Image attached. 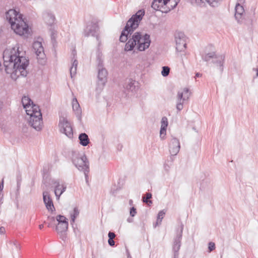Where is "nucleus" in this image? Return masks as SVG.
<instances>
[{"label": "nucleus", "instance_id": "f257e3e1", "mask_svg": "<svg viewBox=\"0 0 258 258\" xmlns=\"http://www.w3.org/2000/svg\"><path fill=\"white\" fill-rule=\"evenodd\" d=\"M24 55L25 52L20 50L18 45L12 48L6 49L3 53L6 72L17 77H26L29 61Z\"/></svg>", "mask_w": 258, "mask_h": 258}, {"label": "nucleus", "instance_id": "f03ea898", "mask_svg": "<svg viewBox=\"0 0 258 258\" xmlns=\"http://www.w3.org/2000/svg\"><path fill=\"white\" fill-rule=\"evenodd\" d=\"M21 101L27 114L30 116L29 125L37 131H41L43 127V121L39 107L34 104L31 100L27 96L23 97Z\"/></svg>", "mask_w": 258, "mask_h": 258}, {"label": "nucleus", "instance_id": "7ed1b4c3", "mask_svg": "<svg viewBox=\"0 0 258 258\" xmlns=\"http://www.w3.org/2000/svg\"><path fill=\"white\" fill-rule=\"evenodd\" d=\"M7 20L14 32L19 35L26 36L29 33L28 26L22 19V15L14 9H10L6 14Z\"/></svg>", "mask_w": 258, "mask_h": 258}, {"label": "nucleus", "instance_id": "20e7f679", "mask_svg": "<svg viewBox=\"0 0 258 258\" xmlns=\"http://www.w3.org/2000/svg\"><path fill=\"white\" fill-rule=\"evenodd\" d=\"M151 44L150 36L148 34L143 35L142 33L136 32L134 33L126 43L124 46V51H130L133 50L134 48L140 51H143L148 49Z\"/></svg>", "mask_w": 258, "mask_h": 258}, {"label": "nucleus", "instance_id": "39448f33", "mask_svg": "<svg viewBox=\"0 0 258 258\" xmlns=\"http://www.w3.org/2000/svg\"><path fill=\"white\" fill-rule=\"evenodd\" d=\"M144 15L145 11L144 10H139L135 15H133L128 20L126 26L121 32L119 38V40L121 42H124L127 41L128 35H131L134 30L138 27L139 23Z\"/></svg>", "mask_w": 258, "mask_h": 258}, {"label": "nucleus", "instance_id": "423d86ee", "mask_svg": "<svg viewBox=\"0 0 258 258\" xmlns=\"http://www.w3.org/2000/svg\"><path fill=\"white\" fill-rule=\"evenodd\" d=\"M70 156L75 167L79 170L84 172L87 180L89 172V162L85 154L76 150H72L70 153Z\"/></svg>", "mask_w": 258, "mask_h": 258}, {"label": "nucleus", "instance_id": "0eeeda50", "mask_svg": "<svg viewBox=\"0 0 258 258\" xmlns=\"http://www.w3.org/2000/svg\"><path fill=\"white\" fill-rule=\"evenodd\" d=\"M180 0H153L152 8L156 11L167 13L174 9Z\"/></svg>", "mask_w": 258, "mask_h": 258}, {"label": "nucleus", "instance_id": "6e6552de", "mask_svg": "<svg viewBox=\"0 0 258 258\" xmlns=\"http://www.w3.org/2000/svg\"><path fill=\"white\" fill-rule=\"evenodd\" d=\"M190 96L189 89L184 88L182 90L178 91L176 96V108L178 111H181L183 108L184 101L188 100Z\"/></svg>", "mask_w": 258, "mask_h": 258}, {"label": "nucleus", "instance_id": "1a4fd4ad", "mask_svg": "<svg viewBox=\"0 0 258 258\" xmlns=\"http://www.w3.org/2000/svg\"><path fill=\"white\" fill-rule=\"evenodd\" d=\"M183 229V224L182 223H180L179 227L177 229L176 236L174 238L173 241L172 249L174 251V258H178V252L181 246V240L182 239Z\"/></svg>", "mask_w": 258, "mask_h": 258}, {"label": "nucleus", "instance_id": "9d476101", "mask_svg": "<svg viewBox=\"0 0 258 258\" xmlns=\"http://www.w3.org/2000/svg\"><path fill=\"white\" fill-rule=\"evenodd\" d=\"M59 130L61 133L70 139L73 138V128L70 122L65 118L60 119L58 124Z\"/></svg>", "mask_w": 258, "mask_h": 258}, {"label": "nucleus", "instance_id": "9b49d317", "mask_svg": "<svg viewBox=\"0 0 258 258\" xmlns=\"http://www.w3.org/2000/svg\"><path fill=\"white\" fill-rule=\"evenodd\" d=\"M33 49L36 54L39 63L43 64L45 63V55L44 52V48L41 42L35 41L33 44Z\"/></svg>", "mask_w": 258, "mask_h": 258}, {"label": "nucleus", "instance_id": "f8f14e48", "mask_svg": "<svg viewBox=\"0 0 258 258\" xmlns=\"http://www.w3.org/2000/svg\"><path fill=\"white\" fill-rule=\"evenodd\" d=\"M98 30L99 27L98 25L95 23H91L87 26L84 30V35L86 37L90 36L95 37L98 42V46H99L101 44V42L98 34Z\"/></svg>", "mask_w": 258, "mask_h": 258}, {"label": "nucleus", "instance_id": "ddd939ff", "mask_svg": "<svg viewBox=\"0 0 258 258\" xmlns=\"http://www.w3.org/2000/svg\"><path fill=\"white\" fill-rule=\"evenodd\" d=\"M102 66H99L98 78V81L97 82V86L96 89L98 91H101L102 90L107 80V72L105 69L101 68Z\"/></svg>", "mask_w": 258, "mask_h": 258}, {"label": "nucleus", "instance_id": "4468645a", "mask_svg": "<svg viewBox=\"0 0 258 258\" xmlns=\"http://www.w3.org/2000/svg\"><path fill=\"white\" fill-rule=\"evenodd\" d=\"M176 49L178 51H182L186 48L185 37L183 33H178L175 37Z\"/></svg>", "mask_w": 258, "mask_h": 258}, {"label": "nucleus", "instance_id": "2eb2a0df", "mask_svg": "<svg viewBox=\"0 0 258 258\" xmlns=\"http://www.w3.org/2000/svg\"><path fill=\"white\" fill-rule=\"evenodd\" d=\"M180 149L179 141L178 139L172 137L169 144V150L171 156L176 155Z\"/></svg>", "mask_w": 258, "mask_h": 258}, {"label": "nucleus", "instance_id": "dca6fc26", "mask_svg": "<svg viewBox=\"0 0 258 258\" xmlns=\"http://www.w3.org/2000/svg\"><path fill=\"white\" fill-rule=\"evenodd\" d=\"M42 18L44 22L48 25L53 24L55 21V17L53 13L49 10H45L42 13Z\"/></svg>", "mask_w": 258, "mask_h": 258}, {"label": "nucleus", "instance_id": "f3484780", "mask_svg": "<svg viewBox=\"0 0 258 258\" xmlns=\"http://www.w3.org/2000/svg\"><path fill=\"white\" fill-rule=\"evenodd\" d=\"M225 56L223 55H217L212 62L214 67L218 71L222 73L223 71V64L224 63Z\"/></svg>", "mask_w": 258, "mask_h": 258}, {"label": "nucleus", "instance_id": "a211bd4d", "mask_svg": "<svg viewBox=\"0 0 258 258\" xmlns=\"http://www.w3.org/2000/svg\"><path fill=\"white\" fill-rule=\"evenodd\" d=\"M43 199L44 203L46 206L47 209L48 211H50L51 212H53L55 210V208L52 201L51 199L50 198L49 193L48 191H45L43 192Z\"/></svg>", "mask_w": 258, "mask_h": 258}, {"label": "nucleus", "instance_id": "6ab92c4d", "mask_svg": "<svg viewBox=\"0 0 258 258\" xmlns=\"http://www.w3.org/2000/svg\"><path fill=\"white\" fill-rule=\"evenodd\" d=\"M161 123L160 137L161 140H164L166 134V128L168 124L167 118L165 116L163 117L161 119Z\"/></svg>", "mask_w": 258, "mask_h": 258}, {"label": "nucleus", "instance_id": "aec40b11", "mask_svg": "<svg viewBox=\"0 0 258 258\" xmlns=\"http://www.w3.org/2000/svg\"><path fill=\"white\" fill-rule=\"evenodd\" d=\"M54 184H56L54 193L57 199L58 200L61 195L66 190V186L64 184H60L58 181H55Z\"/></svg>", "mask_w": 258, "mask_h": 258}, {"label": "nucleus", "instance_id": "412c9836", "mask_svg": "<svg viewBox=\"0 0 258 258\" xmlns=\"http://www.w3.org/2000/svg\"><path fill=\"white\" fill-rule=\"evenodd\" d=\"M72 108L76 115L78 118H80L82 110L76 98H74L72 100Z\"/></svg>", "mask_w": 258, "mask_h": 258}, {"label": "nucleus", "instance_id": "4be33fe9", "mask_svg": "<svg viewBox=\"0 0 258 258\" xmlns=\"http://www.w3.org/2000/svg\"><path fill=\"white\" fill-rule=\"evenodd\" d=\"M235 17L238 22H239L242 18V15L244 12V10L242 6L239 4H237L235 8Z\"/></svg>", "mask_w": 258, "mask_h": 258}, {"label": "nucleus", "instance_id": "5701e85b", "mask_svg": "<svg viewBox=\"0 0 258 258\" xmlns=\"http://www.w3.org/2000/svg\"><path fill=\"white\" fill-rule=\"evenodd\" d=\"M68 222L58 223V224L56 226L55 229L58 233L62 234L68 230Z\"/></svg>", "mask_w": 258, "mask_h": 258}, {"label": "nucleus", "instance_id": "b1692460", "mask_svg": "<svg viewBox=\"0 0 258 258\" xmlns=\"http://www.w3.org/2000/svg\"><path fill=\"white\" fill-rule=\"evenodd\" d=\"M80 144L83 146H87L90 143L88 136L86 133H81L79 136Z\"/></svg>", "mask_w": 258, "mask_h": 258}, {"label": "nucleus", "instance_id": "393cba45", "mask_svg": "<svg viewBox=\"0 0 258 258\" xmlns=\"http://www.w3.org/2000/svg\"><path fill=\"white\" fill-rule=\"evenodd\" d=\"M77 66L78 61L76 59H75L72 63V67L70 69V75L72 78H73L76 74Z\"/></svg>", "mask_w": 258, "mask_h": 258}, {"label": "nucleus", "instance_id": "a878e982", "mask_svg": "<svg viewBox=\"0 0 258 258\" xmlns=\"http://www.w3.org/2000/svg\"><path fill=\"white\" fill-rule=\"evenodd\" d=\"M216 54L214 52H211L205 55H202V59L205 61H209L211 60L212 62L213 60L215 58V57L216 56Z\"/></svg>", "mask_w": 258, "mask_h": 258}, {"label": "nucleus", "instance_id": "bb28decb", "mask_svg": "<svg viewBox=\"0 0 258 258\" xmlns=\"http://www.w3.org/2000/svg\"><path fill=\"white\" fill-rule=\"evenodd\" d=\"M165 215V211H164V210L160 211L158 213L157 221L156 222V224L154 225L155 227H156L157 226H158L161 224L162 220L163 219Z\"/></svg>", "mask_w": 258, "mask_h": 258}, {"label": "nucleus", "instance_id": "cd10ccee", "mask_svg": "<svg viewBox=\"0 0 258 258\" xmlns=\"http://www.w3.org/2000/svg\"><path fill=\"white\" fill-rule=\"evenodd\" d=\"M135 81L129 80L126 82V84L124 86V88L127 90L133 91L135 88Z\"/></svg>", "mask_w": 258, "mask_h": 258}, {"label": "nucleus", "instance_id": "c85d7f7f", "mask_svg": "<svg viewBox=\"0 0 258 258\" xmlns=\"http://www.w3.org/2000/svg\"><path fill=\"white\" fill-rule=\"evenodd\" d=\"M79 210L78 209V208L75 207L74 209L73 212L71 214V224L72 225L75 222L76 218L79 216Z\"/></svg>", "mask_w": 258, "mask_h": 258}, {"label": "nucleus", "instance_id": "c756f323", "mask_svg": "<svg viewBox=\"0 0 258 258\" xmlns=\"http://www.w3.org/2000/svg\"><path fill=\"white\" fill-rule=\"evenodd\" d=\"M9 243L12 246V250H15L18 251L21 248L19 243L16 240L10 241Z\"/></svg>", "mask_w": 258, "mask_h": 258}, {"label": "nucleus", "instance_id": "7c9ffc66", "mask_svg": "<svg viewBox=\"0 0 258 258\" xmlns=\"http://www.w3.org/2000/svg\"><path fill=\"white\" fill-rule=\"evenodd\" d=\"M211 7H217L220 3L221 0H205Z\"/></svg>", "mask_w": 258, "mask_h": 258}, {"label": "nucleus", "instance_id": "2f4dec72", "mask_svg": "<svg viewBox=\"0 0 258 258\" xmlns=\"http://www.w3.org/2000/svg\"><path fill=\"white\" fill-rule=\"evenodd\" d=\"M191 4L198 6H203L205 5V0H190Z\"/></svg>", "mask_w": 258, "mask_h": 258}, {"label": "nucleus", "instance_id": "473e14b6", "mask_svg": "<svg viewBox=\"0 0 258 258\" xmlns=\"http://www.w3.org/2000/svg\"><path fill=\"white\" fill-rule=\"evenodd\" d=\"M152 198V194L150 192H148L146 194V196L143 198V201L149 205L152 204L151 201H149Z\"/></svg>", "mask_w": 258, "mask_h": 258}, {"label": "nucleus", "instance_id": "72a5a7b5", "mask_svg": "<svg viewBox=\"0 0 258 258\" xmlns=\"http://www.w3.org/2000/svg\"><path fill=\"white\" fill-rule=\"evenodd\" d=\"M170 72V68L167 66H164L162 67V70L161 71V74L163 77L167 76Z\"/></svg>", "mask_w": 258, "mask_h": 258}, {"label": "nucleus", "instance_id": "f704fd0d", "mask_svg": "<svg viewBox=\"0 0 258 258\" xmlns=\"http://www.w3.org/2000/svg\"><path fill=\"white\" fill-rule=\"evenodd\" d=\"M56 219L58 223H62V222H68V219L63 216L59 215L56 216Z\"/></svg>", "mask_w": 258, "mask_h": 258}, {"label": "nucleus", "instance_id": "c9c22d12", "mask_svg": "<svg viewBox=\"0 0 258 258\" xmlns=\"http://www.w3.org/2000/svg\"><path fill=\"white\" fill-rule=\"evenodd\" d=\"M208 245H209L208 249H209V252H211L214 249H215V243L214 242H210L209 243Z\"/></svg>", "mask_w": 258, "mask_h": 258}, {"label": "nucleus", "instance_id": "e433bc0d", "mask_svg": "<svg viewBox=\"0 0 258 258\" xmlns=\"http://www.w3.org/2000/svg\"><path fill=\"white\" fill-rule=\"evenodd\" d=\"M130 214L131 216L134 217L137 214V210L135 207H132L130 209Z\"/></svg>", "mask_w": 258, "mask_h": 258}, {"label": "nucleus", "instance_id": "4c0bfd02", "mask_svg": "<svg viewBox=\"0 0 258 258\" xmlns=\"http://www.w3.org/2000/svg\"><path fill=\"white\" fill-rule=\"evenodd\" d=\"M102 53L99 50H98L97 51V59L99 61V66H100L101 65V57L102 56Z\"/></svg>", "mask_w": 258, "mask_h": 258}, {"label": "nucleus", "instance_id": "58836bf2", "mask_svg": "<svg viewBox=\"0 0 258 258\" xmlns=\"http://www.w3.org/2000/svg\"><path fill=\"white\" fill-rule=\"evenodd\" d=\"M56 36V31H55L54 30L52 31L51 33V39L53 41H55Z\"/></svg>", "mask_w": 258, "mask_h": 258}, {"label": "nucleus", "instance_id": "ea45409f", "mask_svg": "<svg viewBox=\"0 0 258 258\" xmlns=\"http://www.w3.org/2000/svg\"><path fill=\"white\" fill-rule=\"evenodd\" d=\"M108 236L109 239H114L115 237V234L114 233L110 231L108 234Z\"/></svg>", "mask_w": 258, "mask_h": 258}, {"label": "nucleus", "instance_id": "a19ab883", "mask_svg": "<svg viewBox=\"0 0 258 258\" xmlns=\"http://www.w3.org/2000/svg\"><path fill=\"white\" fill-rule=\"evenodd\" d=\"M170 166H171V164L169 165L167 163L164 164V170L165 171H166L167 172H168L169 171L170 168Z\"/></svg>", "mask_w": 258, "mask_h": 258}, {"label": "nucleus", "instance_id": "79ce46f5", "mask_svg": "<svg viewBox=\"0 0 258 258\" xmlns=\"http://www.w3.org/2000/svg\"><path fill=\"white\" fill-rule=\"evenodd\" d=\"M108 243L109 245L111 246H113L115 244V242L113 240V239H108Z\"/></svg>", "mask_w": 258, "mask_h": 258}, {"label": "nucleus", "instance_id": "37998d69", "mask_svg": "<svg viewBox=\"0 0 258 258\" xmlns=\"http://www.w3.org/2000/svg\"><path fill=\"white\" fill-rule=\"evenodd\" d=\"M4 188V183L3 181L2 182H0V192H2Z\"/></svg>", "mask_w": 258, "mask_h": 258}, {"label": "nucleus", "instance_id": "c03bdc74", "mask_svg": "<svg viewBox=\"0 0 258 258\" xmlns=\"http://www.w3.org/2000/svg\"><path fill=\"white\" fill-rule=\"evenodd\" d=\"M3 198V194L2 192H0V205L2 203V199Z\"/></svg>", "mask_w": 258, "mask_h": 258}, {"label": "nucleus", "instance_id": "a18cd8bd", "mask_svg": "<svg viewBox=\"0 0 258 258\" xmlns=\"http://www.w3.org/2000/svg\"><path fill=\"white\" fill-rule=\"evenodd\" d=\"M253 71L256 72V77H258V69L257 68H253Z\"/></svg>", "mask_w": 258, "mask_h": 258}, {"label": "nucleus", "instance_id": "49530a36", "mask_svg": "<svg viewBox=\"0 0 258 258\" xmlns=\"http://www.w3.org/2000/svg\"><path fill=\"white\" fill-rule=\"evenodd\" d=\"M4 230H5V228L4 227H1L0 228V233H3Z\"/></svg>", "mask_w": 258, "mask_h": 258}, {"label": "nucleus", "instance_id": "de8ad7c7", "mask_svg": "<svg viewBox=\"0 0 258 258\" xmlns=\"http://www.w3.org/2000/svg\"><path fill=\"white\" fill-rule=\"evenodd\" d=\"M202 76V74L199 73H197L196 74V77H200Z\"/></svg>", "mask_w": 258, "mask_h": 258}, {"label": "nucleus", "instance_id": "09e8293b", "mask_svg": "<svg viewBox=\"0 0 258 258\" xmlns=\"http://www.w3.org/2000/svg\"><path fill=\"white\" fill-rule=\"evenodd\" d=\"M127 258H132V256H131V254H130L128 250L127 251Z\"/></svg>", "mask_w": 258, "mask_h": 258}, {"label": "nucleus", "instance_id": "8fccbe9b", "mask_svg": "<svg viewBox=\"0 0 258 258\" xmlns=\"http://www.w3.org/2000/svg\"><path fill=\"white\" fill-rule=\"evenodd\" d=\"M43 227V224H40L39 225V228L41 229Z\"/></svg>", "mask_w": 258, "mask_h": 258}, {"label": "nucleus", "instance_id": "3c124183", "mask_svg": "<svg viewBox=\"0 0 258 258\" xmlns=\"http://www.w3.org/2000/svg\"><path fill=\"white\" fill-rule=\"evenodd\" d=\"M129 204L130 205H132L133 204V201L132 200H130L129 201Z\"/></svg>", "mask_w": 258, "mask_h": 258}, {"label": "nucleus", "instance_id": "603ef678", "mask_svg": "<svg viewBox=\"0 0 258 258\" xmlns=\"http://www.w3.org/2000/svg\"><path fill=\"white\" fill-rule=\"evenodd\" d=\"M73 54L74 55H75L76 54V51L75 50H74L73 52Z\"/></svg>", "mask_w": 258, "mask_h": 258}, {"label": "nucleus", "instance_id": "864d4df0", "mask_svg": "<svg viewBox=\"0 0 258 258\" xmlns=\"http://www.w3.org/2000/svg\"><path fill=\"white\" fill-rule=\"evenodd\" d=\"M92 258H95V257L93 256V257H92Z\"/></svg>", "mask_w": 258, "mask_h": 258}]
</instances>
